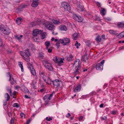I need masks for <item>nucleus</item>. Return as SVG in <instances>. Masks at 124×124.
I'll list each match as a JSON object with an SVG mask.
<instances>
[{
	"label": "nucleus",
	"mask_w": 124,
	"mask_h": 124,
	"mask_svg": "<svg viewBox=\"0 0 124 124\" xmlns=\"http://www.w3.org/2000/svg\"><path fill=\"white\" fill-rule=\"evenodd\" d=\"M81 88V86L80 85L77 86L74 89V91L75 92H77L80 91Z\"/></svg>",
	"instance_id": "4468645a"
},
{
	"label": "nucleus",
	"mask_w": 124,
	"mask_h": 124,
	"mask_svg": "<svg viewBox=\"0 0 124 124\" xmlns=\"http://www.w3.org/2000/svg\"><path fill=\"white\" fill-rule=\"evenodd\" d=\"M7 91L9 93V92H12L11 89L10 88L9 86L7 87Z\"/></svg>",
	"instance_id": "a19ab883"
},
{
	"label": "nucleus",
	"mask_w": 124,
	"mask_h": 124,
	"mask_svg": "<svg viewBox=\"0 0 124 124\" xmlns=\"http://www.w3.org/2000/svg\"><path fill=\"white\" fill-rule=\"evenodd\" d=\"M2 44L3 43L1 39L0 38V47L2 46Z\"/></svg>",
	"instance_id": "603ef678"
},
{
	"label": "nucleus",
	"mask_w": 124,
	"mask_h": 124,
	"mask_svg": "<svg viewBox=\"0 0 124 124\" xmlns=\"http://www.w3.org/2000/svg\"><path fill=\"white\" fill-rule=\"evenodd\" d=\"M43 99L44 100H45L46 99H47V97L46 96H45L44 97Z\"/></svg>",
	"instance_id": "69168bd1"
},
{
	"label": "nucleus",
	"mask_w": 124,
	"mask_h": 124,
	"mask_svg": "<svg viewBox=\"0 0 124 124\" xmlns=\"http://www.w3.org/2000/svg\"><path fill=\"white\" fill-rule=\"evenodd\" d=\"M46 119L47 121H50V120H52V119L51 117H50L48 119V117H47Z\"/></svg>",
	"instance_id": "de8ad7c7"
},
{
	"label": "nucleus",
	"mask_w": 124,
	"mask_h": 124,
	"mask_svg": "<svg viewBox=\"0 0 124 124\" xmlns=\"http://www.w3.org/2000/svg\"><path fill=\"white\" fill-rule=\"evenodd\" d=\"M84 118V117L83 116H80L79 117V118L78 119L79 121H81Z\"/></svg>",
	"instance_id": "c03bdc74"
},
{
	"label": "nucleus",
	"mask_w": 124,
	"mask_h": 124,
	"mask_svg": "<svg viewBox=\"0 0 124 124\" xmlns=\"http://www.w3.org/2000/svg\"><path fill=\"white\" fill-rule=\"evenodd\" d=\"M106 10L104 8H102L101 10V12L102 15L104 16L105 15V12Z\"/></svg>",
	"instance_id": "c756f323"
},
{
	"label": "nucleus",
	"mask_w": 124,
	"mask_h": 124,
	"mask_svg": "<svg viewBox=\"0 0 124 124\" xmlns=\"http://www.w3.org/2000/svg\"><path fill=\"white\" fill-rule=\"evenodd\" d=\"M20 116L22 117H23V116L24 117L25 115L24 113H22L20 114Z\"/></svg>",
	"instance_id": "5fc2aeb1"
},
{
	"label": "nucleus",
	"mask_w": 124,
	"mask_h": 124,
	"mask_svg": "<svg viewBox=\"0 0 124 124\" xmlns=\"http://www.w3.org/2000/svg\"><path fill=\"white\" fill-rule=\"evenodd\" d=\"M78 34L76 32L73 35V38L75 40H76L78 38Z\"/></svg>",
	"instance_id": "f3484780"
},
{
	"label": "nucleus",
	"mask_w": 124,
	"mask_h": 124,
	"mask_svg": "<svg viewBox=\"0 0 124 124\" xmlns=\"http://www.w3.org/2000/svg\"><path fill=\"white\" fill-rule=\"evenodd\" d=\"M60 41L61 44H63V45L65 46L70 44V40L69 38L66 37L63 39H60Z\"/></svg>",
	"instance_id": "7ed1b4c3"
},
{
	"label": "nucleus",
	"mask_w": 124,
	"mask_h": 124,
	"mask_svg": "<svg viewBox=\"0 0 124 124\" xmlns=\"http://www.w3.org/2000/svg\"><path fill=\"white\" fill-rule=\"evenodd\" d=\"M53 47H50L49 48H48V47L47 48H46V49L47 50L48 52V53H51L52 51V49Z\"/></svg>",
	"instance_id": "f704fd0d"
},
{
	"label": "nucleus",
	"mask_w": 124,
	"mask_h": 124,
	"mask_svg": "<svg viewBox=\"0 0 124 124\" xmlns=\"http://www.w3.org/2000/svg\"><path fill=\"white\" fill-rule=\"evenodd\" d=\"M91 43V42L89 40H87L85 42L86 45L88 46H90Z\"/></svg>",
	"instance_id": "473e14b6"
},
{
	"label": "nucleus",
	"mask_w": 124,
	"mask_h": 124,
	"mask_svg": "<svg viewBox=\"0 0 124 124\" xmlns=\"http://www.w3.org/2000/svg\"><path fill=\"white\" fill-rule=\"evenodd\" d=\"M46 82H45L46 83L48 84H51V81L50 78H49L47 77L46 79Z\"/></svg>",
	"instance_id": "bb28decb"
},
{
	"label": "nucleus",
	"mask_w": 124,
	"mask_h": 124,
	"mask_svg": "<svg viewBox=\"0 0 124 124\" xmlns=\"http://www.w3.org/2000/svg\"><path fill=\"white\" fill-rule=\"evenodd\" d=\"M60 29L61 31H66L67 30V28L64 25H62L59 26Z\"/></svg>",
	"instance_id": "ddd939ff"
},
{
	"label": "nucleus",
	"mask_w": 124,
	"mask_h": 124,
	"mask_svg": "<svg viewBox=\"0 0 124 124\" xmlns=\"http://www.w3.org/2000/svg\"><path fill=\"white\" fill-rule=\"evenodd\" d=\"M24 97H25V98H27V99H28V98H30L28 96V95H25Z\"/></svg>",
	"instance_id": "338daca9"
},
{
	"label": "nucleus",
	"mask_w": 124,
	"mask_h": 124,
	"mask_svg": "<svg viewBox=\"0 0 124 124\" xmlns=\"http://www.w3.org/2000/svg\"><path fill=\"white\" fill-rule=\"evenodd\" d=\"M45 66L46 69L50 70H52L53 69V67L51 66V64L50 63L45 64Z\"/></svg>",
	"instance_id": "f8f14e48"
},
{
	"label": "nucleus",
	"mask_w": 124,
	"mask_h": 124,
	"mask_svg": "<svg viewBox=\"0 0 124 124\" xmlns=\"http://www.w3.org/2000/svg\"><path fill=\"white\" fill-rule=\"evenodd\" d=\"M41 39H44L45 38L46 36V32H44L43 33L41 32Z\"/></svg>",
	"instance_id": "5701e85b"
},
{
	"label": "nucleus",
	"mask_w": 124,
	"mask_h": 124,
	"mask_svg": "<svg viewBox=\"0 0 124 124\" xmlns=\"http://www.w3.org/2000/svg\"><path fill=\"white\" fill-rule=\"evenodd\" d=\"M31 69H29L31 72L32 74L34 76H35L36 75V72L35 70L33 68V66H31Z\"/></svg>",
	"instance_id": "2eb2a0df"
},
{
	"label": "nucleus",
	"mask_w": 124,
	"mask_h": 124,
	"mask_svg": "<svg viewBox=\"0 0 124 124\" xmlns=\"http://www.w3.org/2000/svg\"><path fill=\"white\" fill-rule=\"evenodd\" d=\"M7 101H5L4 102L3 104V105L4 106H5L6 105L7 103Z\"/></svg>",
	"instance_id": "0e129e2a"
},
{
	"label": "nucleus",
	"mask_w": 124,
	"mask_h": 124,
	"mask_svg": "<svg viewBox=\"0 0 124 124\" xmlns=\"http://www.w3.org/2000/svg\"><path fill=\"white\" fill-rule=\"evenodd\" d=\"M39 56L42 58H44V56L41 53H39Z\"/></svg>",
	"instance_id": "8fccbe9b"
},
{
	"label": "nucleus",
	"mask_w": 124,
	"mask_h": 124,
	"mask_svg": "<svg viewBox=\"0 0 124 124\" xmlns=\"http://www.w3.org/2000/svg\"><path fill=\"white\" fill-rule=\"evenodd\" d=\"M31 120V118L30 119L28 120L27 121V123H26V124H29V123H30V121Z\"/></svg>",
	"instance_id": "6e6d98bb"
},
{
	"label": "nucleus",
	"mask_w": 124,
	"mask_h": 124,
	"mask_svg": "<svg viewBox=\"0 0 124 124\" xmlns=\"http://www.w3.org/2000/svg\"><path fill=\"white\" fill-rule=\"evenodd\" d=\"M111 113L113 114H115L116 113V112L115 111H112L111 112Z\"/></svg>",
	"instance_id": "680f3d73"
},
{
	"label": "nucleus",
	"mask_w": 124,
	"mask_h": 124,
	"mask_svg": "<svg viewBox=\"0 0 124 124\" xmlns=\"http://www.w3.org/2000/svg\"><path fill=\"white\" fill-rule=\"evenodd\" d=\"M0 29L2 32L5 34H9L11 32L8 27L4 26L3 25H1L0 26Z\"/></svg>",
	"instance_id": "f03ea898"
},
{
	"label": "nucleus",
	"mask_w": 124,
	"mask_h": 124,
	"mask_svg": "<svg viewBox=\"0 0 124 124\" xmlns=\"http://www.w3.org/2000/svg\"><path fill=\"white\" fill-rule=\"evenodd\" d=\"M45 45L46 46V48H47L49 46L50 44V42L49 41H47L45 42Z\"/></svg>",
	"instance_id": "c85d7f7f"
},
{
	"label": "nucleus",
	"mask_w": 124,
	"mask_h": 124,
	"mask_svg": "<svg viewBox=\"0 0 124 124\" xmlns=\"http://www.w3.org/2000/svg\"><path fill=\"white\" fill-rule=\"evenodd\" d=\"M77 7L78 8V10H81V11H82L83 10V7L82 6L81 3H80V4H79V5H78Z\"/></svg>",
	"instance_id": "412c9836"
},
{
	"label": "nucleus",
	"mask_w": 124,
	"mask_h": 124,
	"mask_svg": "<svg viewBox=\"0 0 124 124\" xmlns=\"http://www.w3.org/2000/svg\"><path fill=\"white\" fill-rule=\"evenodd\" d=\"M28 65V66H29L28 67V68L29 69H31L30 68L31 66H33L29 62H28L27 63Z\"/></svg>",
	"instance_id": "a18cd8bd"
},
{
	"label": "nucleus",
	"mask_w": 124,
	"mask_h": 124,
	"mask_svg": "<svg viewBox=\"0 0 124 124\" xmlns=\"http://www.w3.org/2000/svg\"><path fill=\"white\" fill-rule=\"evenodd\" d=\"M19 66L21 68L22 71H23V63L22 62H19Z\"/></svg>",
	"instance_id": "cd10ccee"
},
{
	"label": "nucleus",
	"mask_w": 124,
	"mask_h": 124,
	"mask_svg": "<svg viewBox=\"0 0 124 124\" xmlns=\"http://www.w3.org/2000/svg\"><path fill=\"white\" fill-rule=\"evenodd\" d=\"M8 115L9 117H11L12 116V114L11 113L8 112Z\"/></svg>",
	"instance_id": "13d9d810"
},
{
	"label": "nucleus",
	"mask_w": 124,
	"mask_h": 124,
	"mask_svg": "<svg viewBox=\"0 0 124 124\" xmlns=\"http://www.w3.org/2000/svg\"><path fill=\"white\" fill-rule=\"evenodd\" d=\"M21 54L23 57V59L27 62H28L30 61V58L29 56V55L30 54L29 49L26 50L25 52L21 51L20 52Z\"/></svg>",
	"instance_id": "f257e3e1"
},
{
	"label": "nucleus",
	"mask_w": 124,
	"mask_h": 124,
	"mask_svg": "<svg viewBox=\"0 0 124 124\" xmlns=\"http://www.w3.org/2000/svg\"><path fill=\"white\" fill-rule=\"evenodd\" d=\"M46 28L48 30H53L55 26L51 24H48L46 25Z\"/></svg>",
	"instance_id": "9b49d317"
},
{
	"label": "nucleus",
	"mask_w": 124,
	"mask_h": 124,
	"mask_svg": "<svg viewBox=\"0 0 124 124\" xmlns=\"http://www.w3.org/2000/svg\"><path fill=\"white\" fill-rule=\"evenodd\" d=\"M105 62V60H102L100 63L97 64L96 65V68L97 70H101L103 69V64Z\"/></svg>",
	"instance_id": "20e7f679"
},
{
	"label": "nucleus",
	"mask_w": 124,
	"mask_h": 124,
	"mask_svg": "<svg viewBox=\"0 0 124 124\" xmlns=\"http://www.w3.org/2000/svg\"><path fill=\"white\" fill-rule=\"evenodd\" d=\"M31 24L32 27H33L35 26V24H34V23H31Z\"/></svg>",
	"instance_id": "052dcab7"
},
{
	"label": "nucleus",
	"mask_w": 124,
	"mask_h": 124,
	"mask_svg": "<svg viewBox=\"0 0 124 124\" xmlns=\"http://www.w3.org/2000/svg\"><path fill=\"white\" fill-rule=\"evenodd\" d=\"M32 1V3L31 4L32 7L35 8L37 7L39 4V0H30Z\"/></svg>",
	"instance_id": "6e6552de"
},
{
	"label": "nucleus",
	"mask_w": 124,
	"mask_h": 124,
	"mask_svg": "<svg viewBox=\"0 0 124 124\" xmlns=\"http://www.w3.org/2000/svg\"><path fill=\"white\" fill-rule=\"evenodd\" d=\"M42 77L45 82H46V79H47V78L48 77H46V76L44 75L43 76H42Z\"/></svg>",
	"instance_id": "79ce46f5"
},
{
	"label": "nucleus",
	"mask_w": 124,
	"mask_h": 124,
	"mask_svg": "<svg viewBox=\"0 0 124 124\" xmlns=\"http://www.w3.org/2000/svg\"><path fill=\"white\" fill-rule=\"evenodd\" d=\"M23 36L22 35H21L19 37L17 36H15V38L16 39L18 40H20L21 39V38Z\"/></svg>",
	"instance_id": "7c9ffc66"
},
{
	"label": "nucleus",
	"mask_w": 124,
	"mask_h": 124,
	"mask_svg": "<svg viewBox=\"0 0 124 124\" xmlns=\"http://www.w3.org/2000/svg\"><path fill=\"white\" fill-rule=\"evenodd\" d=\"M88 60V56L87 55H85L82 56V60L85 62H86V61H87Z\"/></svg>",
	"instance_id": "a211bd4d"
},
{
	"label": "nucleus",
	"mask_w": 124,
	"mask_h": 124,
	"mask_svg": "<svg viewBox=\"0 0 124 124\" xmlns=\"http://www.w3.org/2000/svg\"><path fill=\"white\" fill-rule=\"evenodd\" d=\"M60 39H59V40L58 41H57L56 44V46H57V48H58L60 47V44L61 43H60Z\"/></svg>",
	"instance_id": "2f4dec72"
},
{
	"label": "nucleus",
	"mask_w": 124,
	"mask_h": 124,
	"mask_svg": "<svg viewBox=\"0 0 124 124\" xmlns=\"http://www.w3.org/2000/svg\"><path fill=\"white\" fill-rule=\"evenodd\" d=\"M80 66H78L77 69H75V70L74 71V73L75 75H76L78 74L80 72L79 70L80 69Z\"/></svg>",
	"instance_id": "6ab92c4d"
},
{
	"label": "nucleus",
	"mask_w": 124,
	"mask_h": 124,
	"mask_svg": "<svg viewBox=\"0 0 124 124\" xmlns=\"http://www.w3.org/2000/svg\"><path fill=\"white\" fill-rule=\"evenodd\" d=\"M62 6L66 10L68 11L70 10V6L66 2H63L62 4Z\"/></svg>",
	"instance_id": "39448f33"
},
{
	"label": "nucleus",
	"mask_w": 124,
	"mask_h": 124,
	"mask_svg": "<svg viewBox=\"0 0 124 124\" xmlns=\"http://www.w3.org/2000/svg\"><path fill=\"white\" fill-rule=\"evenodd\" d=\"M117 26L118 28L124 27V23L122 22L117 24Z\"/></svg>",
	"instance_id": "aec40b11"
},
{
	"label": "nucleus",
	"mask_w": 124,
	"mask_h": 124,
	"mask_svg": "<svg viewBox=\"0 0 124 124\" xmlns=\"http://www.w3.org/2000/svg\"><path fill=\"white\" fill-rule=\"evenodd\" d=\"M101 120H105L107 119V117L106 116H104L103 117H101Z\"/></svg>",
	"instance_id": "09e8293b"
},
{
	"label": "nucleus",
	"mask_w": 124,
	"mask_h": 124,
	"mask_svg": "<svg viewBox=\"0 0 124 124\" xmlns=\"http://www.w3.org/2000/svg\"><path fill=\"white\" fill-rule=\"evenodd\" d=\"M79 60H78V61L76 60L74 62L73 65V68L74 69H76L78 66H80V65H79Z\"/></svg>",
	"instance_id": "9d476101"
},
{
	"label": "nucleus",
	"mask_w": 124,
	"mask_h": 124,
	"mask_svg": "<svg viewBox=\"0 0 124 124\" xmlns=\"http://www.w3.org/2000/svg\"><path fill=\"white\" fill-rule=\"evenodd\" d=\"M58 59L57 58V57L55 56L54 57V58L53 60L54 62L56 63L57 62H58Z\"/></svg>",
	"instance_id": "ea45409f"
},
{
	"label": "nucleus",
	"mask_w": 124,
	"mask_h": 124,
	"mask_svg": "<svg viewBox=\"0 0 124 124\" xmlns=\"http://www.w3.org/2000/svg\"><path fill=\"white\" fill-rule=\"evenodd\" d=\"M42 31L41 30L40 31L38 29H35L33 31L32 35L33 36H36L39 34H41Z\"/></svg>",
	"instance_id": "1a4fd4ad"
},
{
	"label": "nucleus",
	"mask_w": 124,
	"mask_h": 124,
	"mask_svg": "<svg viewBox=\"0 0 124 124\" xmlns=\"http://www.w3.org/2000/svg\"><path fill=\"white\" fill-rule=\"evenodd\" d=\"M21 18H17L16 22L18 25H19L21 23Z\"/></svg>",
	"instance_id": "b1692460"
},
{
	"label": "nucleus",
	"mask_w": 124,
	"mask_h": 124,
	"mask_svg": "<svg viewBox=\"0 0 124 124\" xmlns=\"http://www.w3.org/2000/svg\"><path fill=\"white\" fill-rule=\"evenodd\" d=\"M13 107H16L17 108L19 107V106L18 104L17 103H15L13 105Z\"/></svg>",
	"instance_id": "58836bf2"
},
{
	"label": "nucleus",
	"mask_w": 124,
	"mask_h": 124,
	"mask_svg": "<svg viewBox=\"0 0 124 124\" xmlns=\"http://www.w3.org/2000/svg\"><path fill=\"white\" fill-rule=\"evenodd\" d=\"M73 19L76 21L79 22H81L83 20V18L80 16H78L76 15H74L73 16Z\"/></svg>",
	"instance_id": "423d86ee"
},
{
	"label": "nucleus",
	"mask_w": 124,
	"mask_h": 124,
	"mask_svg": "<svg viewBox=\"0 0 124 124\" xmlns=\"http://www.w3.org/2000/svg\"><path fill=\"white\" fill-rule=\"evenodd\" d=\"M16 83V81L14 80V79L13 78H12L10 82V83L12 85L14 84H15Z\"/></svg>",
	"instance_id": "c9c22d12"
},
{
	"label": "nucleus",
	"mask_w": 124,
	"mask_h": 124,
	"mask_svg": "<svg viewBox=\"0 0 124 124\" xmlns=\"http://www.w3.org/2000/svg\"><path fill=\"white\" fill-rule=\"evenodd\" d=\"M52 82L54 85L57 86V87L59 86L62 83L61 81L57 79H55L54 80L52 81Z\"/></svg>",
	"instance_id": "0eeeda50"
},
{
	"label": "nucleus",
	"mask_w": 124,
	"mask_h": 124,
	"mask_svg": "<svg viewBox=\"0 0 124 124\" xmlns=\"http://www.w3.org/2000/svg\"><path fill=\"white\" fill-rule=\"evenodd\" d=\"M73 56L72 54H70L69 56L67 57V60L68 61H71L73 59Z\"/></svg>",
	"instance_id": "dca6fc26"
},
{
	"label": "nucleus",
	"mask_w": 124,
	"mask_h": 124,
	"mask_svg": "<svg viewBox=\"0 0 124 124\" xmlns=\"http://www.w3.org/2000/svg\"><path fill=\"white\" fill-rule=\"evenodd\" d=\"M117 36L118 38H121L124 37V31L120 33Z\"/></svg>",
	"instance_id": "4be33fe9"
},
{
	"label": "nucleus",
	"mask_w": 124,
	"mask_h": 124,
	"mask_svg": "<svg viewBox=\"0 0 124 124\" xmlns=\"http://www.w3.org/2000/svg\"><path fill=\"white\" fill-rule=\"evenodd\" d=\"M23 91L25 93H27L28 92V90L26 87L24 88L23 89Z\"/></svg>",
	"instance_id": "e433bc0d"
},
{
	"label": "nucleus",
	"mask_w": 124,
	"mask_h": 124,
	"mask_svg": "<svg viewBox=\"0 0 124 124\" xmlns=\"http://www.w3.org/2000/svg\"><path fill=\"white\" fill-rule=\"evenodd\" d=\"M7 74L9 75L8 77H9V81H10V80H11V74L9 72L7 73Z\"/></svg>",
	"instance_id": "37998d69"
},
{
	"label": "nucleus",
	"mask_w": 124,
	"mask_h": 124,
	"mask_svg": "<svg viewBox=\"0 0 124 124\" xmlns=\"http://www.w3.org/2000/svg\"><path fill=\"white\" fill-rule=\"evenodd\" d=\"M95 40L98 42H100L101 41V39L100 35H98L96 38Z\"/></svg>",
	"instance_id": "a878e982"
},
{
	"label": "nucleus",
	"mask_w": 124,
	"mask_h": 124,
	"mask_svg": "<svg viewBox=\"0 0 124 124\" xmlns=\"http://www.w3.org/2000/svg\"><path fill=\"white\" fill-rule=\"evenodd\" d=\"M63 61L62 60V58L60 59V61L59 62V63L61 64L62 63H63Z\"/></svg>",
	"instance_id": "4d7b16f0"
},
{
	"label": "nucleus",
	"mask_w": 124,
	"mask_h": 124,
	"mask_svg": "<svg viewBox=\"0 0 124 124\" xmlns=\"http://www.w3.org/2000/svg\"><path fill=\"white\" fill-rule=\"evenodd\" d=\"M5 95H7V99L6 101H8L10 98V96L9 95V94H8V93H6L5 94Z\"/></svg>",
	"instance_id": "4c0bfd02"
},
{
	"label": "nucleus",
	"mask_w": 124,
	"mask_h": 124,
	"mask_svg": "<svg viewBox=\"0 0 124 124\" xmlns=\"http://www.w3.org/2000/svg\"><path fill=\"white\" fill-rule=\"evenodd\" d=\"M43 62L44 64H45V65L46 64H48L49 63L47 61L44 60L43 61Z\"/></svg>",
	"instance_id": "49530a36"
},
{
	"label": "nucleus",
	"mask_w": 124,
	"mask_h": 124,
	"mask_svg": "<svg viewBox=\"0 0 124 124\" xmlns=\"http://www.w3.org/2000/svg\"><path fill=\"white\" fill-rule=\"evenodd\" d=\"M53 93L49 95L48 97V99L49 100L51 98V97H52V96H53Z\"/></svg>",
	"instance_id": "864d4df0"
},
{
	"label": "nucleus",
	"mask_w": 124,
	"mask_h": 124,
	"mask_svg": "<svg viewBox=\"0 0 124 124\" xmlns=\"http://www.w3.org/2000/svg\"><path fill=\"white\" fill-rule=\"evenodd\" d=\"M109 32L110 33L113 35L115 34L116 33V31L112 30H109Z\"/></svg>",
	"instance_id": "72a5a7b5"
},
{
	"label": "nucleus",
	"mask_w": 124,
	"mask_h": 124,
	"mask_svg": "<svg viewBox=\"0 0 124 124\" xmlns=\"http://www.w3.org/2000/svg\"><path fill=\"white\" fill-rule=\"evenodd\" d=\"M59 39H55V40H54V41L55 42H56L57 41H59Z\"/></svg>",
	"instance_id": "774afa93"
},
{
	"label": "nucleus",
	"mask_w": 124,
	"mask_h": 124,
	"mask_svg": "<svg viewBox=\"0 0 124 124\" xmlns=\"http://www.w3.org/2000/svg\"><path fill=\"white\" fill-rule=\"evenodd\" d=\"M97 6H99L100 7H101V5L100 3L98 2H97Z\"/></svg>",
	"instance_id": "bf43d9fd"
},
{
	"label": "nucleus",
	"mask_w": 124,
	"mask_h": 124,
	"mask_svg": "<svg viewBox=\"0 0 124 124\" xmlns=\"http://www.w3.org/2000/svg\"><path fill=\"white\" fill-rule=\"evenodd\" d=\"M51 23H53L54 24H57L60 23V22L57 20H55L54 19H52Z\"/></svg>",
	"instance_id": "393cba45"
},
{
	"label": "nucleus",
	"mask_w": 124,
	"mask_h": 124,
	"mask_svg": "<svg viewBox=\"0 0 124 124\" xmlns=\"http://www.w3.org/2000/svg\"><path fill=\"white\" fill-rule=\"evenodd\" d=\"M103 104L102 103L100 105L99 107L100 108H102L103 107Z\"/></svg>",
	"instance_id": "e2e57ef3"
},
{
	"label": "nucleus",
	"mask_w": 124,
	"mask_h": 124,
	"mask_svg": "<svg viewBox=\"0 0 124 124\" xmlns=\"http://www.w3.org/2000/svg\"><path fill=\"white\" fill-rule=\"evenodd\" d=\"M14 119H13L12 118H11V119L10 121V124H13L14 122Z\"/></svg>",
	"instance_id": "3c124183"
}]
</instances>
